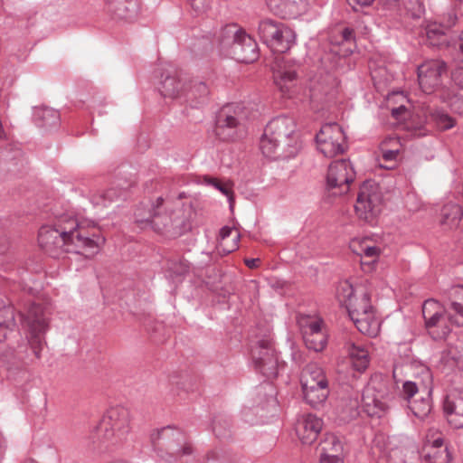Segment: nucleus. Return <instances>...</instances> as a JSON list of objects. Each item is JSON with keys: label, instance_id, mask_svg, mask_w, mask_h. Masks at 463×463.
<instances>
[{"label": "nucleus", "instance_id": "nucleus-53", "mask_svg": "<svg viewBox=\"0 0 463 463\" xmlns=\"http://www.w3.org/2000/svg\"><path fill=\"white\" fill-rule=\"evenodd\" d=\"M458 17L453 12L448 13L443 17L442 24L446 28V30H449L452 26H454L457 23Z\"/></svg>", "mask_w": 463, "mask_h": 463}, {"label": "nucleus", "instance_id": "nucleus-47", "mask_svg": "<svg viewBox=\"0 0 463 463\" xmlns=\"http://www.w3.org/2000/svg\"><path fill=\"white\" fill-rule=\"evenodd\" d=\"M424 449H448V446L444 445V439L440 433L430 430Z\"/></svg>", "mask_w": 463, "mask_h": 463}, {"label": "nucleus", "instance_id": "nucleus-62", "mask_svg": "<svg viewBox=\"0 0 463 463\" xmlns=\"http://www.w3.org/2000/svg\"><path fill=\"white\" fill-rule=\"evenodd\" d=\"M383 3H384L385 5H391V4H393V3H396L398 0H381Z\"/></svg>", "mask_w": 463, "mask_h": 463}, {"label": "nucleus", "instance_id": "nucleus-61", "mask_svg": "<svg viewBox=\"0 0 463 463\" xmlns=\"http://www.w3.org/2000/svg\"><path fill=\"white\" fill-rule=\"evenodd\" d=\"M317 463H344V461H332V460H322V459H319V461Z\"/></svg>", "mask_w": 463, "mask_h": 463}, {"label": "nucleus", "instance_id": "nucleus-24", "mask_svg": "<svg viewBox=\"0 0 463 463\" xmlns=\"http://www.w3.org/2000/svg\"><path fill=\"white\" fill-rule=\"evenodd\" d=\"M320 458L322 460L344 461V446L340 439L328 433L320 443Z\"/></svg>", "mask_w": 463, "mask_h": 463}, {"label": "nucleus", "instance_id": "nucleus-21", "mask_svg": "<svg viewBox=\"0 0 463 463\" xmlns=\"http://www.w3.org/2000/svg\"><path fill=\"white\" fill-rule=\"evenodd\" d=\"M109 12L126 21L135 20L140 12V0H105Z\"/></svg>", "mask_w": 463, "mask_h": 463}, {"label": "nucleus", "instance_id": "nucleus-39", "mask_svg": "<svg viewBox=\"0 0 463 463\" xmlns=\"http://www.w3.org/2000/svg\"><path fill=\"white\" fill-rule=\"evenodd\" d=\"M354 31L349 27H339L333 31L330 42L333 44L341 45L354 43Z\"/></svg>", "mask_w": 463, "mask_h": 463}, {"label": "nucleus", "instance_id": "nucleus-40", "mask_svg": "<svg viewBox=\"0 0 463 463\" xmlns=\"http://www.w3.org/2000/svg\"><path fill=\"white\" fill-rule=\"evenodd\" d=\"M424 459L428 463H449L451 455L449 449H424Z\"/></svg>", "mask_w": 463, "mask_h": 463}, {"label": "nucleus", "instance_id": "nucleus-6", "mask_svg": "<svg viewBox=\"0 0 463 463\" xmlns=\"http://www.w3.org/2000/svg\"><path fill=\"white\" fill-rule=\"evenodd\" d=\"M432 379L430 373H426V382L405 381L402 383L401 395L408 402V408L412 414L424 420L432 409Z\"/></svg>", "mask_w": 463, "mask_h": 463}, {"label": "nucleus", "instance_id": "nucleus-27", "mask_svg": "<svg viewBox=\"0 0 463 463\" xmlns=\"http://www.w3.org/2000/svg\"><path fill=\"white\" fill-rule=\"evenodd\" d=\"M444 305L454 315L459 318L456 321L457 326H463V286L452 287L449 292L448 300Z\"/></svg>", "mask_w": 463, "mask_h": 463}, {"label": "nucleus", "instance_id": "nucleus-28", "mask_svg": "<svg viewBox=\"0 0 463 463\" xmlns=\"http://www.w3.org/2000/svg\"><path fill=\"white\" fill-rule=\"evenodd\" d=\"M360 293L345 306L350 317H356L358 315H364L366 311L373 310L370 294L365 289L359 290Z\"/></svg>", "mask_w": 463, "mask_h": 463}, {"label": "nucleus", "instance_id": "nucleus-10", "mask_svg": "<svg viewBox=\"0 0 463 463\" xmlns=\"http://www.w3.org/2000/svg\"><path fill=\"white\" fill-rule=\"evenodd\" d=\"M22 317L23 323L29 331L28 343L33 354L39 359L45 344L43 335L49 327L48 318L43 307L39 304H32L26 315H22Z\"/></svg>", "mask_w": 463, "mask_h": 463}, {"label": "nucleus", "instance_id": "nucleus-48", "mask_svg": "<svg viewBox=\"0 0 463 463\" xmlns=\"http://www.w3.org/2000/svg\"><path fill=\"white\" fill-rule=\"evenodd\" d=\"M370 240L368 238L353 239L350 241V250L357 256L363 257L365 247L369 244Z\"/></svg>", "mask_w": 463, "mask_h": 463}, {"label": "nucleus", "instance_id": "nucleus-31", "mask_svg": "<svg viewBox=\"0 0 463 463\" xmlns=\"http://www.w3.org/2000/svg\"><path fill=\"white\" fill-rule=\"evenodd\" d=\"M446 31L442 24L436 22L429 24L425 29L428 44L433 47L447 46L449 39Z\"/></svg>", "mask_w": 463, "mask_h": 463}, {"label": "nucleus", "instance_id": "nucleus-49", "mask_svg": "<svg viewBox=\"0 0 463 463\" xmlns=\"http://www.w3.org/2000/svg\"><path fill=\"white\" fill-rule=\"evenodd\" d=\"M190 5L194 11L199 14L204 13L209 8L208 0H190Z\"/></svg>", "mask_w": 463, "mask_h": 463}, {"label": "nucleus", "instance_id": "nucleus-46", "mask_svg": "<svg viewBox=\"0 0 463 463\" xmlns=\"http://www.w3.org/2000/svg\"><path fill=\"white\" fill-rule=\"evenodd\" d=\"M403 7L413 18H420L424 13L422 0H402Z\"/></svg>", "mask_w": 463, "mask_h": 463}, {"label": "nucleus", "instance_id": "nucleus-12", "mask_svg": "<svg viewBox=\"0 0 463 463\" xmlns=\"http://www.w3.org/2000/svg\"><path fill=\"white\" fill-rule=\"evenodd\" d=\"M316 141L318 150L326 157L343 154L347 147L345 135L337 123L323 125L316 135Z\"/></svg>", "mask_w": 463, "mask_h": 463}, {"label": "nucleus", "instance_id": "nucleus-8", "mask_svg": "<svg viewBox=\"0 0 463 463\" xmlns=\"http://www.w3.org/2000/svg\"><path fill=\"white\" fill-rule=\"evenodd\" d=\"M258 30L262 41L277 52L284 53L295 43L294 31L283 23L264 19Z\"/></svg>", "mask_w": 463, "mask_h": 463}, {"label": "nucleus", "instance_id": "nucleus-2", "mask_svg": "<svg viewBox=\"0 0 463 463\" xmlns=\"http://www.w3.org/2000/svg\"><path fill=\"white\" fill-rule=\"evenodd\" d=\"M297 146L296 123L292 118L287 116L271 119L260 141L262 154L273 159L295 155Z\"/></svg>", "mask_w": 463, "mask_h": 463}, {"label": "nucleus", "instance_id": "nucleus-25", "mask_svg": "<svg viewBox=\"0 0 463 463\" xmlns=\"http://www.w3.org/2000/svg\"><path fill=\"white\" fill-rule=\"evenodd\" d=\"M33 121L38 128L52 130L60 126L61 117L58 110L41 107L34 109Z\"/></svg>", "mask_w": 463, "mask_h": 463}, {"label": "nucleus", "instance_id": "nucleus-18", "mask_svg": "<svg viewBox=\"0 0 463 463\" xmlns=\"http://www.w3.org/2000/svg\"><path fill=\"white\" fill-rule=\"evenodd\" d=\"M323 420L308 413L301 416L296 424V433L303 444H312L317 440L323 428Z\"/></svg>", "mask_w": 463, "mask_h": 463}, {"label": "nucleus", "instance_id": "nucleus-13", "mask_svg": "<svg viewBox=\"0 0 463 463\" xmlns=\"http://www.w3.org/2000/svg\"><path fill=\"white\" fill-rule=\"evenodd\" d=\"M354 178L355 171L349 160H335L328 166L326 185L328 189H338L339 194H345L349 191L350 184Z\"/></svg>", "mask_w": 463, "mask_h": 463}, {"label": "nucleus", "instance_id": "nucleus-4", "mask_svg": "<svg viewBox=\"0 0 463 463\" xmlns=\"http://www.w3.org/2000/svg\"><path fill=\"white\" fill-rule=\"evenodd\" d=\"M220 45L228 49L234 60L242 63H251L259 58L256 41L235 24L224 26L220 33Z\"/></svg>", "mask_w": 463, "mask_h": 463}, {"label": "nucleus", "instance_id": "nucleus-35", "mask_svg": "<svg viewBox=\"0 0 463 463\" xmlns=\"http://www.w3.org/2000/svg\"><path fill=\"white\" fill-rule=\"evenodd\" d=\"M401 150V142L397 137H387L380 144V151L384 161L395 160Z\"/></svg>", "mask_w": 463, "mask_h": 463}, {"label": "nucleus", "instance_id": "nucleus-58", "mask_svg": "<svg viewBox=\"0 0 463 463\" xmlns=\"http://www.w3.org/2000/svg\"><path fill=\"white\" fill-rule=\"evenodd\" d=\"M219 453L213 450L208 453L206 463H218Z\"/></svg>", "mask_w": 463, "mask_h": 463}, {"label": "nucleus", "instance_id": "nucleus-26", "mask_svg": "<svg viewBox=\"0 0 463 463\" xmlns=\"http://www.w3.org/2000/svg\"><path fill=\"white\" fill-rule=\"evenodd\" d=\"M356 328L364 335L375 336L379 332L380 324L374 316V310L366 311L364 315L350 317Z\"/></svg>", "mask_w": 463, "mask_h": 463}, {"label": "nucleus", "instance_id": "nucleus-42", "mask_svg": "<svg viewBox=\"0 0 463 463\" xmlns=\"http://www.w3.org/2000/svg\"><path fill=\"white\" fill-rule=\"evenodd\" d=\"M430 118L440 130H448L455 126V119L440 109L433 110Z\"/></svg>", "mask_w": 463, "mask_h": 463}, {"label": "nucleus", "instance_id": "nucleus-5", "mask_svg": "<svg viewBox=\"0 0 463 463\" xmlns=\"http://www.w3.org/2000/svg\"><path fill=\"white\" fill-rule=\"evenodd\" d=\"M425 328L434 340L445 339L451 332L452 325L459 320L444 304L435 299H427L422 305Z\"/></svg>", "mask_w": 463, "mask_h": 463}, {"label": "nucleus", "instance_id": "nucleus-33", "mask_svg": "<svg viewBox=\"0 0 463 463\" xmlns=\"http://www.w3.org/2000/svg\"><path fill=\"white\" fill-rule=\"evenodd\" d=\"M362 404L364 411L370 416L376 415L383 411L384 406L383 402L376 397L375 391L372 387H366L363 391Z\"/></svg>", "mask_w": 463, "mask_h": 463}, {"label": "nucleus", "instance_id": "nucleus-7", "mask_svg": "<svg viewBox=\"0 0 463 463\" xmlns=\"http://www.w3.org/2000/svg\"><path fill=\"white\" fill-rule=\"evenodd\" d=\"M130 429V412L123 406L109 408L102 417L98 431L102 440L116 444L123 439Z\"/></svg>", "mask_w": 463, "mask_h": 463}, {"label": "nucleus", "instance_id": "nucleus-29", "mask_svg": "<svg viewBox=\"0 0 463 463\" xmlns=\"http://www.w3.org/2000/svg\"><path fill=\"white\" fill-rule=\"evenodd\" d=\"M346 348L352 367L359 373L365 371L369 365V352L354 343L348 344Z\"/></svg>", "mask_w": 463, "mask_h": 463}, {"label": "nucleus", "instance_id": "nucleus-1", "mask_svg": "<svg viewBox=\"0 0 463 463\" xmlns=\"http://www.w3.org/2000/svg\"><path fill=\"white\" fill-rule=\"evenodd\" d=\"M105 239L100 235L89 237L79 229L77 219L64 213L53 224L43 225L38 233L39 246L50 256L58 257L61 252H82L87 257L96 255Z\"/></svg>", "mask_w": 463, "mask_h": 463}, {"label": "nucleus", "instance_id": "nucleus-44", "mask_svg": "<svg viewBox=\"0 0 463 463\" xmlns=\"http://www.w3.org/2000/svg\"><path fill=\"white\" fill-rule=\"evenodd\" d=\"M381 253V249L378 246L369 244L365 247L364 252L363 254L361 264L362 266L367 265L368 269H371V265L374 264Z\"/></svg>", "mask_w": 463, "mask_h": 463}, {"label": "nucleus", "instance_id": "nucleus-19", "mask_svg": "<svg viewBox=\"0 0 463 463\" xmlns=\"http://www.w3.org/2000/svg\"><path fill=\"white\" fill-rule=\"evenodd\" d=\"M268 8L282 18H295L304 12L310 0H265Z\"/></svg>", "mask_w": 463, "mask_h": 463}, {"label": "nucleus", "instance_id": "nucleus-59", "mask_svg": "<svg viewBox=\"0 0 463 463\" xmlns=\"http://www.w3.org/2000/svg\"><path fill=\"white\" fill-rule=\"evenodd\" d=\"M405 111L406 108L404 106L393 108L392 109V116L395 118H399L402 116V114H403Z\"/></svg>", "mask_w": 463, "mask_h": 463}, {"label": "nucleus", "instance_id": "nucleus-34", "mask_svg": "<svg viewBox=\"0 0 463 463\" xmlns=\"http://www.w3.org/2000/svg\"><path fill=\"white\" fill-rule=\"evenodd\" d=\"M307 381L317 384L328 383L327 378L322 367L316 363L308 364L303 370L301 374V383H306Z\"/></svg>", "mask_w": 463, "mask_h": 463}, {"label": "nucleus", "instance_id": "nucleus-63", "mask_svg": "<svg viewBox=\"0 0 463 463\" xmlns=\"http://www.w3.org/2000/svg\"><path fill=\"white\" fill-rule=\"evenodd\" d=\"M459 1H460L459 10H460L461 14H463V0H459Z\"/></svg>", "mask_w": 463, "mask_h": 463}, {"label": "nucleus", "instance_id": "nucleus-9", "mask_svg": "<svg viewBox=\"0 0 463 463\" xmlns=\"http://www.w3.org/2000/svg\"><path fill=\"white\" fill-rule=\"evenodd\" d=\"M248 112L240 103L223 106L216 117L215 132L223 140L233 139L246 122Z\"/></svg>", "mask_w": 463, "mask_h": 463}, {"label": "nucleus", "instance_id": "nucleus-64", "mask_svg": "<svg viewBox=\"0 0 463 463\" xmlns=\"http://www.w3.org/2000/svg\"><path fill=\"white\" fill-rule=\"evenodd\" d=\"M393 143L392 142H387L386 147H392Z\"/></svg>", "mask_w": 463, "mask_h": 463}, {"label": "nucleus", "instance_id": "nucleus-41", "mask_svg": "<svg viewBox=\"0 0 463 463\" xmlns=\"http://www.w3.org/2000/svg\"><path fill=\"white\" fill-rule=\"evenodd\" d=\"M14 308L10 306L7 298L0 294V325L7 326L8 325H14Z\"/></svg>", "mask_w": 463, "mask_h": 463}, {"label": "nucleus", "instance_id": "nucleus-17", "mask_svg": "<svg viewBox=\"0 0 463 463\" xmlns=\"http://www.w3.org/2000/svg\"><path fill=\"white\" fill-rule=\"evenodd\" d=\"M443 411L450 426L463 428V391L454 390L446 395Z\"/></svg>", "mask_w": 463, "mask_h": 463}, {"label": "nucleus", "instance_id": "nucleus-38", "mask_svg": "<svg viewBox=\"0 0 463 463\" xmlns=\"http://www.w3.org/2000/svg\"><path fill=\"white\" fill-rule=\"evenodd\" d=\"M232 228L228 226H224L220 230L221 241L218 245V250L220 252H222L223 254H229L237 250L239 247V241L241 238L239 232H237L236 235L234 236L232 245L229 247L226 245L225 241L232 235Z\"/></svg>", "mask_w": 463, "mask_h": 463}, {"label": "nucleus", "instance_id": "nucleus-20", "mask_svg": "<svg viewBox=\"0 0 463 463\" xmlns=\"http://www.w3.org/2000/svg\"><path fill=\"white\" fill-rule=\"evenodd\" d=\"M297 78L298 72L295 65L282 61L274 69V83L284 95L289 94L291 88L296 85Z\"/></svg>", "mask_w": 463, "mask_h": 463}, {"label": "nucleus", "instance_id": "nucleus-16", "mask_svg": "<svg viewBox=\"0 0 463 463\" xmlns=\"http://www.w3.org/2000/svg\"><path fill=\"white\" fill-rule=\"evenodd\" d=\"M252 356L256 370L267 379L278 376V358L273 349L269 347L266 343L260 342L258 354L253 351Z\"/></svg>", "mask_w": 463, "mask_h": 463}, {"label": "nucleus", "instance_id": "nucleus-22", "mask_svg": "<svg viewBox=\"0 0 463 463\" xmlns=\"http://www.w3.org/2000/svg\"><path fill=\"white\" fill-rule=\"evenodd\" d=\"M130 186V183L123 185L119 181L115 182L108 189L92 195L91 203L97 206H107L108 203L125 198Z\"/></svg>", "mask_w": 463, "mask_h": 463}, {"label": "nucleus", "instance_id": "nucleus-56", "mask_svg": "<svg viewBox=\"0 0 463 463\" xmlns=\"http://www.w3.org/2000/svg\"><path fill=\"white\" fill-rule=\"evenodd\" d=\"M348 2V4L354 7V5H361V6H368L370 5L371 4H373V2L374 0H346Z\"/></svg>", "mask_w": 463, "mask_h": 463}, {"label": "nucleus", "instance_id": "nucleus-23", "mask_svg": "<svg viewBox=\"0 0 463 463\" xmlns=\"http://www.w3.org/2000/svg\"><path fill=\"white\" fill-rule=\"evenodd\" d=\"M304 400L307 404L313 408H319L322 406L329 394L328 383L317 384L311 381H307L306 383H301Z\"/></svg>", "mask_w": 463, "mask_h": 463}, {"label": "nucleus", "instance_id": "nucleus-36", "mask_svg": "<svg viewBox=\"0 0 463 463\" xmlns=\"http://www.w3.org/2000/svg\"><path fill=\"white\" fill-rule=\"evenodd\" d=\"M364 289V288H354L353 285L347 281H341L336 288V298L341 305L346 306L348 302L353 300L354 296L360 293L359 290Z\"/></svg>", "mask_w": 463, "mask_h": 463}, {"label": "nucleus", "instance_id": "nucleus-50", "mask_svg": "<svg viewBox=\"0 0 463 463\" xmlns=\"http://www.w3.org/2000/svg\"><path fill=\"white\" fill-rule=\"evenodd\" d=\"M254 411H256L258 412L259 409L258 408H245L242 411V417L246 422H249L250 424H256L259 422V420L254 416L255 415Z\"/></svg>", "mask_w": 463, "mask_h": 463}, {"label": "nucleus", "instance_id": "nucleus-37", "mask_svg": "<svg viewBox=\"0 0 463 463\" xmlns=\"http://www.w3.org/2000/svg\"><path fill=\"white\" fill-rule=\"evenodd\" d=\"M298 323L303 330L304 336L324 334L322 332L323 320L319 317L303 316L299 318Z\"/></svg>", "mask_w": 463, "mask_h": 463}, {"label": "nucleus", "instance_id": "nucleus-3", "mask_svg": "<svg viewBox=\"0 0 463 463\" xmlns=\"http://www.w3.org/2000/svg\"><path fill=\"white\" fill-rule=\"evenodd\" d=\"M154 451L163 460L178 463L194 455V449L187 434L172 425L154 430L150 434Z\"/></svg>", "mask_w": 463, "mask_h": 463}, {"label": "nucleus", "instance_id": "nucleus-11", "mask_svg": "<svg viewBox=\"0 0 463 463\" xmlns=\"http://www.w3.org/2000/svg\"><path fill=\"white\" fill-rule=\"evenodd\" d=\"M382 193L373 182H364L359 189L354 209L356 214L366 222H372L382 209Z\"/></svg>", "mask_w": 463, "mask_h": 463}, {"label": "nucleus", "instance_id": "nucleus-30", "mask_svg": "<svg viewBox=\"0 0 463 463\" xmlns=\"http://www.w3.org/2000/svg\"><path fill=\"white\" fill-rule=\"evenodd\" d=\"M210 93L209 87L203 81L198 80H192L188 77L186 85V93L183 98L185 99L194 101L196 104L203 103Z\"/></svg>", "mask_w": 463, "mask_h": 463}, {"label": "nucleus", "instance_id": "nucleus-45", "mask_svg": "<svg viewBox=\"0 0 463 463\" xmlns=\"http://www.w3.org/2000/svg\"><path fill=\"white\" fill-rule=\"evenodd\" d=\"M306 345L308 349L316 352L322 351L326 345V336L325 334L304 336Z\"/></svg>", "mask_w": 463, "mask_h": 463}, {"label": "nucleus", "instance_id": "nucleus-43", "mask_svg": "<svg viewBox=\"0 0 463 463\" xmlns=\"http://www.w3.org/2000/svg\"><path fill=\"white\" fill-rule=\"evenodd\" d=\"M442 100L449 106L450 109L459 115H463V96L450 91H445Z\"/></svg>", "mask_w": 463, "mask_h": 463}, {"label": "nucleus", "instance_id": "nucleus-54", "mask_svg": "<svg viewBox=\"0 0 463 463\" xmlns=\"http://www.w3.org/2000/svg\"><path fill=\"white\" fill-rule=\"evenodd\" d=\"M163 202H164V199L162 197H158L156 199V204L153 208V213H150L148 217L144 219V221L152 223L153 222V218L156 217V215L157 214L155 208L156 207L158 208L159 206H161L163 204ZM137 222H143V220H137Z\"/></svg>", "mask_w": 463, "mask_h": 463}, {"label": "nucleus", "instance_id": "nucleus-14", "mask_svg": "<svg viewBox=\"0 0 463 463\" xmlns=\"http://www.w3.org/2000/svg\"><path fill=\"white\" fill-rule=\"evenodd\" d=\"M447 66L443 61L430 60L418 67L419 85L423 92L430 94L439 86L441 75L446 71Z\"/></svg>", "mask_w": 463, "mask_h": 463}, {"label": "nucleus", "instance_id": "nucleus-57", "mask_svg": "<svg viewBox=\"0 0 463 463\" xmlns=\"http://www.w3.org/2000/svg\"><path fill=\"white\" fill-rule=\"evenodd\" d=\"M245 265L250 269H256L259 267V264L260 262V259H246L244 260Z\"/></svg>", "mask_w": 463, "mask_h": 463}, {"label": "nucleus", "instance_id": "nucleus-51", "mask_svg": "<svg viewBox=\"0 0 463 463\" xmlns=\"http://www.w3.org/2000/svg\"><path fill=\"white\" fill-rule=\"evenodd\" d=\"M206 182H207V184L214 186L217 190H219L224 195L230 196L231 190L226 185L221 184L217 179L209 177V178H206Z\"/></svg>", "mask_w": 463, "mask_h": 463}, {"label": "nucleus", "instance_id": "nucleus-52", "mask_svg": "<svg viewBox=\"0 0 463 463\" xmlns=\"http://www.w3.org/2000/svg\"><path fill=\"white\" fill-rule=\"evenodd\" d=\"M451 77L455 84L463 89V66L457 67L452 71Z\"/></svg>", "mask_w": 463, "mask_h": 463}, {"label": "nucleus", "instance_id": "nucleus-60", "mask_svg": "<svg viewBox=\"0 0 463 463\" xmlns=\"http://www.w3.org/2000/svg\"><path fill=\"white\" fill-rule=\"evenodd\" d=\"M213 430L217 437H225L226 436V434L222 431L219 422H216V421L213 422Z\"/></svg>", "mask_w": 463, "mask_h": 463}, {"label": "nucleus", "instance_id": "nucleus-15", "mask_svg": "<svg viewBox=\"0 0 463 463\" xmlns=\"http://www.w3.org/2000/svg\"><path fill=\"white\" fill-rule=\"evenodd\" d=\"M159 91L165 98L179 99L186 93L188 75L175 69L165 70L161 75Z\"/></svg>", "mask_w": 463, "mask_h": 463}, {"label": "nucleus", "instance_id": "nucleus-55", "mask_svg": "<svg viewBox=\"0 0 463 463\" xmlns=\"http://www.w3.org/2000/svg\"><path fill=\"white\" fill-rule=\"evenodd\" d=\"M14 325L15 323H14V325H8L7 326L0 325V343L7 338L8 333L12 332V328Z\"/></svg>", "mask_w": 463, "mask_h": 463}, {"label": "nucleus", "instance_id": "nucleus-32", "mask_svg": "<svg viewBox=\"0 0 463 463\" xmlns=\"http://www.w3.org/2000/svg\"><path fill=\"white\" fill-rule=\"evenodd\" d=\"M462 218L463 210L458 203H449L441 209V223L450 229L458 227Z\"/></svg>", "mask_w": 463, "mask_h": 463}]
</instances>
